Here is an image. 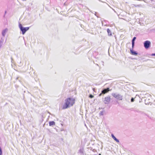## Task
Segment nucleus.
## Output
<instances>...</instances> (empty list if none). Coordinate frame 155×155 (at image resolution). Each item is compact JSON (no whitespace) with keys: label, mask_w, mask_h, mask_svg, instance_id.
I'll use <instances>...</instances> for the list:
<instances>
[{"label":"nucleus","mask_w":155,"mask_h":155,"mask_svg":"<svg viewBox=\"0 0 155 155\" xmlns=\"http://www.w3.org/2000/svg\"><path fill=\"white\" fill-rule=\"evenodd\" d=\"M75 102L74 98H68L65 100V103L62 107V109H64L73 105Z\"/></svg>","instance_id":"obj_1"},{"label":"nucleus","mask_w":155,"mask_h":155,"mask_svg":"<svg viewBox=\"0 0 155 155\" xmlns=\"http://www.w3.org/2000/svg\"><path fill=\"white\" fill-rule=\"evenodd\" d=\"M19 27L21 30V31L23 35H24L25 32L29 30V28L27 27L25 28L23 27L22 25L21 24H20L19 25Z\"/></svg>","instance_id":"obj_2"},{"label":"nucleus","mask_w":155,"mask_h":155,"mask_svg":"<svg viewBox=\"0 0 155 155\" xmlns=\"http://www.w3.org/2000/svg\"><path fill=\"white\" fill-rule=\"evenodd\" d=\"M112 96L115 98L119 100H121L122 99V97L119 94L114 93L112 94Z\"/></svg>","instance_id":"obj_3"},{"label":"nucleus","mask_w":155,"mask_h":155,"mask_svg":"<svg viewBox=\"0 0 155 155\" xmlns=\"http://www.w3.org/2000/svg\"><path fill=\"white\" fill-rule=\"evenodd\" d=\"M151 42L150 41H145L144 43V47L146 49H148L149 48L150 46Z\"/></svg>","instance_id":"obj_4"},{"label":"nucleus","mask_w":155,"mask_h":155,"mask_svg":"<svg viewBox=\"0 0 155 155\" xmlns=\"http://www.w3.org/2000/svg\"><path fill=\"white\" fill-rule=\"evenodd\" d=\"M110 96L105 97L104 99V102L105 104L109 103L110 101Z\"/></svg>","instance_id":"obj_5"},{"label":"nucleus","mask_w":155,"mask_h":155,"mask_svg":"<svg viewBox=\"0 0 155 155\" xmlns=\"http://www.w3.org/2000/svg\"><path fill=\"white\" fill-rule=\"evenodd\" d=\"M109 91L110 89L109 88L104 89L102 91V93L99 94V96H101V95L102 94H105V93L108 92Z\"/></svg>","instance_id":"obj_6"},{"label":"nucleus","mask_w":155,"mask_h":155,"mask_svg":"<svg viewBox=\"0 0 155 155\" xmlns=\"http://www.w3.org/2000/svg\"><path fill=\"white\" fill-rule=\"evenodd\" d=\"M133 49V48H132V49H130V52L131 54L135 55H137V53L136 52L134 51Z\"/></svg>","instance_id":"obj_7"},{"label":"nucleus","mask_w":155,"mask_h":155,"mask_svg":"<svg viewBox=\"0 0 155 155\" xmlns=\"http://www.w3.org/2000/svg\"><path fill=\"white\" fill-rule=\"evenodd\" d=\"M136 39V37H134L132 41V48H134V41Z\"/></svg>","instance_id":"obj_8"},{"label":"nucleus","mask_w":155,"mask_h":155,"mask_svg":"<svg viewBox=\"0 0 155 155\" xmlns=\"http://www.w3.org/2000/svg\"><path fill=\"white\" fill-rule=\"evenodd\" d=\"M55 125V123L53 121H50L49 122V125L50 126L52 125Z\"/></svg>","instance_id":"obj_9"},{"label":"nucleus","mask_w":155,"mask_h":155,"mask_svg":"<svg viewBox=\"0 0 155 155\" xmlns=\"http://www.w3.org/2000/svg\"><path fill=\"white\" fill-rule=\"evenodd\" d=\"M111 136L112 137V138L114 139V140H115L116 141H117V142H119V140L115 137L113 135V134H112Z\"/></svg>","instance_id":"obj_10"},{"label":"nucleus","mask_w":155,"mask_h":155,"mask_svg":"<svg viewBox=\"0 0 155 155\" xmlns=\"http://www.w3.org/2000/svg\"><path fill=\"white\" fill-rule=\"evenodd\" d=\"M107 32L108 34V35L109 36H111L112 35V32L109 29H107Z\"/></svg>","instance_id":"obj_11"},{"label":"nucleus","mask_w":155,"mask_h":155,"mask_svg":"<svg viewBox=\"0 0 155 155\" xmlns=\"http://www.w3.org/2000/svg\"><path fill=\"white\" fill-rule=\"evenodd\" d=\"M2 151L1 148V147H0V155H2Z\"/></svg>","instance_id":"obj_12"},{"label":"nucleus","mask_w":155,"mask_h":155,"mask_svg":"<svg viewBox=\"0 0 155 155\" xmlns=\"http://www.w3.org/2000/svg\"><path fill=\"white\" fill-rule=\"evenodd\" d=\"M89 97L91 98H92L94 97V96L93 95L91 94L89 96Z\"/></svg>","instance_id":"obj_13"},{"label":"nucleus","mask_w":155,"mask_h":155,"mask_svg":"<svg viewBox=\"0 0 155 155\" xmlns=\"http://www.w3.org/2000/svg\"><path fill=\"white\" fill-rule=\"evenodd\" d=\"M131 102H133V101H134V99L133 98H132L131 99Z\"/></svg>","instance_id":"obj_14"},{"label":"nucleus","mask_w":155,"mask_h":155,"mask_svg":"<svg viewBox=\"0 0 155 155\" xmlns=\"http://www.w3.org/2000/svg\"><path fill=\"white\" fill-rule=\"evenodd\" d=\"M152 55H154V56H155V54H152Z\"/></svg>","instance_id":"obj_15"},{"label":"nucleus","mask_w":155,"mask_h":155,"mask_svg":"<svg viewBox=\"0 0 155 155\" xmlns=\"http://www.w3.org/2000/svg\"><path fill=\"white\" fill-rule=\"evenodd\" d=\"M99 155H101V154H99Z\"/></svg>","instance_id":"obj_16"}]
</instances>
